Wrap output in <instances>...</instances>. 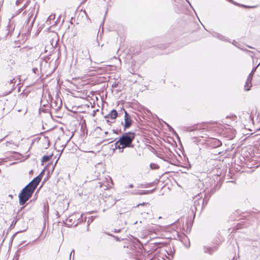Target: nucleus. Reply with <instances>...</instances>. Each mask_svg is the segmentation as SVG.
I'll return each instance as SVG.
<instances>
[{"label":"nucleus","mask_w":260,"mask_h":260,"mask_svg":"<svg viewBox=\"0 0 260 260\" xmlns=\"http://www.w3.org/2000/svg\"><path fill=\"white\" fill-rule=\"evenodd\" d=\"M218 133L222 137L227 138L230 140L234 138L236 135V130L228 125L227 127L222 126V127L219 129Z\"/></svg>","instance_id":"20e7f679"},{"label":"nucleus","mask_w":260,"mask_h":260,"mask_svg":"<svg viewBox=\"0 0 260 260\" xmlns=\"http://www.w3.org/2000/svg\"><path fill=\"white\" fill-rule=\"evenodd\" d=\"M87 93L85 94L86 95ZM84 95V91H82V113H89L88 111H87V109H89L90 107L91 108H92V103L89 101L92 100L90 96H88L86 98L83 97Z\"/></svg>","instance_id":"423d86ee"},{"label":"nucleus","mask_w":260,"mask_h":260,"mask_svg":"<svg viewBox=\"0 0 260 260\" xmlns=\"http://www.w3.org/2000/svg\"><path fill=\"white\" fill-rule=\"evenodd\" d=\"M232 4H234L235 6H239V3H238L234 1H233V2H231Z\"/></svg>","instance_id":"a18cd8bd"},{"label":"nucleus","mask_w":260,"mask_h":260,"mask_svg":"<svg viewBox=\"0 0 260 260\" xmlns=\"http://www.w3.org/2000/svg\"><path fill=\"white\" fill-rule=\"evenodd\" d=\"M193 204L191 206L190 211L192 214L193 220H194L196 214L199 212L200 214L204 208L207 206L208 202V199L207 197L202 199L199 196L195 197L194 198Z\"/></svg>","instance_id":"f257e3e1"},{"label":"nucleus","mask_w":260,"mask_h":260,"mask_svg":"<svg viewBox=\"0 0 260 260\" xmlns=\"http://www.w3.org/2000/svg\"><path fill=\"white\" fill-rule=\"evenodd\" d=\"M256 6H247L246 5V7L245 8H247V9H253V8H256Z\"/></svg>","instance_id":"ea45409f"},{"label":"nucleus","mask_w":260,"mask_h":260,"mask_svg":"<svg viewBox=\"0 0 260 260\" xmlns=\"http://www.w3.org/2000/svg\"><path fill=\"white\" fill-rule=\"evenodd\" d=\"M23 0H17L16 2V5H19Z\"/></svg>","instance_id":"79ce46f5"},{"label":"nucleus","mask_w":260,"mask_h":260,"mask_svg":"<svg viewBox=\"0 0 260 260\" xmlns=\"http://www.w3.org/2000/svg\"><path fill=\"white\" fill-rule=\"evenodd\" d=\"M232 44L235 45V46H236V45L235 44V41H233V42H232Z\"/></svg>","instance_id":"774afa93"},{"label":"nucleus","mask_w":260,"mask_h":260,"mask_svg":"<svg viewBox=\"0 0 260 260\" xmlns=\"http://www.w3.org/2000/svg\"><path fill=\"white\" fill-rule=\"evenodd\" d=\"M72 111L74 113V115H73V116L75 117L77 120L78 121H79V124H81V115L80 114V112H76L75 111H73V110H72Z\"/></svg>","instance_id":"412c9836"},{"label":"nucleus","mask_w":260,"mask_h":260,"mask_svg":"<svg viewBox=\"0 0 260 260\" xmlns=\"http://www.w3.org/2000/svg\"><path fill=\"white\" fill-rule=\"evenodd\" d=\"M136 134L134 132H128L124 133L119 137L116 143H119L120 145L123 147L134 148V145L133 142L135 138Z\"/></svg>","instance_id":"f03ea898"},{"label":"nucleus","mask_w":260,"mask_h":260,"mask_svg":"<svg viewBox=\"0 0 260 260\" xmlns=\"http://www.w3.org/2000/svg\"><path fill=\"white\" fill-rule=\"evenodd\" d=\"M117 83H115V84H113V85H112V87H116L117 86Z\"/></svg>","instance_id":"4d7b16f0"},{"label":"nucleus","mask_w":260,"mask_h":260,"mask_svg":"<svg viewBox=\"0 0 260 260\" xmlns=\"http://www.w3.org/2000/svg\"><path fill=\"white\" fill-rule=\"evenodd\" d=\"M219 246V244H216L213 246H204L203 247V250L205 253H208L212 255L215 251H216Z\"/></svg>","instance_id":"1a4fd4ad"},{"label":"nucleus","mask_w":260,"mask_h":260,"mask_svg":"<svg viewBox=\"0 0 260 260\" xmlns=\"http://www.w3.org/2000/svg\"><path fill=\"white\" fill-rule=\"evenodd\" d=\"M9 35H10L11 37H17V38H19L20 37L21 34L19 30H16L15 28H13L12 30L11 29V28L10 27L9 30L7 34V36Z\"/></svg>","instance_id":"2eb2a0df"},{"label":"nucleus","mask_w":260,"mask_h":260,"mask_svg":"<svg viewBox=\"0 0 260 260\" xmlns=\"http://www.w3.org/2000/svg\"><path fill=\"white\" fill-rule=\"evenodd\" d=\"M17 220H13L12 222V224L11 225V227H12L13 225H15L17 222Z\"/></svg>","instance_id":"37998d69"},{"label":"nucleus","mask_w":260,"mask_h":260,"mask_svg":"<svg viewBox=\"0 0 260 260\" xmlns=\"http://www.w3.org/2000/svg\"><path fill=\"white\" fill-rule=\"evenodd\" d=\"M10 62H11V64L14 63V60H10Z\"/></svg>","instance_id":"13d9d810"},{"label":"nucleus","mask_w":260,"mask_h":260,"mask_svg":"<svg viewBox=\"0 0 260 260\" xmlns=\"http://www.w3.org/2000/svg\"><path fill=\"white\" fill-rule=\"evenodd\" d=\"M120 114L121 113H119L116 110L112 109L108 114L104 116V118L107 122L111 125L115 122V119L119 116Z\"/></svg>","instance_id":"39448f33"},{"label":"nucleus","mask_w":260,"mask_h":260,"mask_svg":"<svg viewBox=\"0 0 260 260\" xmlns=\"http://www.w3.org/2000/svg\"><path fill=\"white\" fill-rule=\"evenodd\" d=\"M24 9H21V8H20L19 10V13L21 12L22 10H23Z\"/></svg>","instance_id":"69168bd1"},{"label":"nucleus","mask_w":260,"mask_h":260,"mask_svg":"<svg viewBox=\"0 0 260 260\" xmlns=\"http://www.w3.org/2000/svg\"><path fill=\"white\" fill-rule=\"evenodd\" d=\"M126 147H123V146L120 145L119 143H116V142L115 143V148L113 149H118L120 153L123 152V150Z\"/></svg>","instance_id":"a878e982"},{"label":"nucleus","mask_w":260,"mask_h":260,"mask_svg":"<svg viewBox=\"0 0 260 260\" xmlns=\"http://www.w3.org/2000/svg\"><path fill=\"white\" fill-rule=\"evenodd\" d=\"M211 34L212 35V36L222 41H224V42H230V43H231V41H230V40L227 39L225 36L218 33V32H211Z\"/></svg>","instance_id":"dca6fc26"},{"label":"nucleus","mask_w":260,"mask_h":260,"mask_svg":"<svg viewBox=\"0 0 260 260\" xmlns=\"http://www.w3.org/2000/svg\"><path fill=\"white\" fill-rule=\"evenodd\" d=\"M239 7H242V8H246V5H243V4H239Z\"/></svg>","instance_id":"de8ad7c7"},{"label":"nucleus","mask_w":260,"mask_h":260,"mask_svg":"<svg viewBox=\"0 0 260 260\" xmlns=\"http://www.w3.org/2000/svg\"><path fill=\"white\" fill-rule=\"evenodd\" d=\"M29 3V1H27L26 3L23 5V6L21 8V9H25L27 6H28V4Z\"/></svg>","instance_id":"f704fd0d"},{"label":"nucleus","mask_w":260,"mask_h":260,"mask_svg":"<svg viewBox=\"0 0 260 260\" xmlns=\"http://www.w3.org/2000/svg\"><path fill=\"white\" fill-rule=\"evenodd\" d=\"M84 52V56L85 57V61L86 62L87 64H89L91 63V60L90 59V55L89 54V50L88 49L85 50L84 51H82V53H83Z\"/></svg>","instance_id":"a211bd4d"},{"label":"nucleus","mask_w":260,"mask_h":260,"mask_svg":"<svg viewBox=\"0 0 260 260\" xmlns=\"http://www.w3.org/2000/svg\"><path fill=\"white\" fill-rule=\"evenodd\" d=\"M72 254H73V256L74 257V255H75V251H74V249H73V250L71 251V253H70V257H69L70 260H71V256H72Z\"/></svg>","instance_id":"e433bc0d"},{"label":"nucleus","mask_w":260,"mask_h":260,"mask_svg":"<svg viewBox=\"0 0 260 260\" xmlns=\"http://www.w3.org/2000/svg\"><path fill=\"white\" fill-rule=\"evenodd\" d=\"M107 12H108V10H107L106 11V12H105V14L104 18V19H103V20L102 23L101 24V25H100L101 26V25H103V24H104V20H105V19L106 15H107Z\"/></svg>","instance_id":"58836bf2"},{"label":"nucleus","mask_w":260,"mask_h":260,"mask_svg":"<svg viewBox=\"0 0 260 260\" xmlns=\"http://www.w3.org/2000/svg\"><path fill=\"white\" fill-rule=\"evenodd\" d=\"M86 218H85L84 219H83V218H82V223L84 222H85L86 221Z\"/></svg>","instance_id":"bf43d9fd"},{"label":"nucleus","mask_w":260,"mask_h":260,"mask_svg":"<svg viewBox=\"0 0 260 260\" xmlns=\"http://www.w3.org/2000/svg\"><path fill=\"white\" fill-rule=\"evenodd\" d=\"M82 152L84 153L83 154L82 153V157L86 156V155L87 154V155H88L87 157L88 158H91L93 156H94L95 155V153H94V152L93 151L82 150Z\"/></svg>","instance_id":"6ab92c4d"},{"label":"nucleus","mask_w":260,"mask_h":260,"mask_svg":"<svg viewBox=\"0 0 260 260\" xmlns=\"http://www.w3.org/2000/svg\"><path fill=\"white\" fill-rule=\"evenodd\" d=\"M246 245L248 246L252 247L253 249H254V248H258L259 245V242L257 240H252L248 238L246 240Z\"/></svg>","instance_id":"9b49d317"},{"label":"nucleus","mask_w":260,"mask_h":260,"mask_svg":"<svg viewBox=\"0 0 260 260\" xmlns=\"http://www.w3.org/2000/svg\"><path fill=\"white\" fill-rule=\"evenodd\" d=\"M15 79H11L9 82H8V83L6 84V86H7L8 84H9V85H12V86L9 90H8V91H6L3 93V96H5L9 94H10L13 91V90L15 89Z\"/></svg>","instance_id":"4468645a"},{"label":"nucleus","mask_w":260,"mask_h":260,"mask_svg":"<svg viewBox=\"0 0 260 260\" xmlns=\"http://www.w3.org/2000/svg\"><path fill=\"white\" fill-rule=\"evenodd\" d=\"M44 170H43L41 173L40 174L38 175L37 177H40V180H42V178L43 177V176L44 175Z\"/></svg>","instance_id":"72a5a7b5"},{"label":"nucleus","mask_w":260,"mask_h":260,"mask_svg":"<svg viewBox=\"0 0 260 260\" xmlns=\"http://www.w3.org/2000/svg\"><path fill=\"white\" fill-rule=\"evenodd\" d=\"M93 221V219L92 218H89L87 221V231H88V226L89 225V224Z\"/></svg>","instance_id":"473e14b6"},{"label":"nucleus","mask_w":260,"mask_h":260,"mask_svg":"<svg viewBox=\"0 0 260 260\" xmlns=\"http://www.w3.org/2000/svg\"><path fill=\"white\" fill-rule=\"evenodd\" d=\"M124 112V130L125 131L126 128H128L131 126L133 123V121L132 119L131 115L123 109Z\"/></svg>","instance_id":"6e6552de"},{"label":"nucleus","mask_w":260,"mask_h":260,"mask_svg":"<svg viewBox=\"0 0 260 260\" xmlns=\"http://www.w3.org/2000/svg\"><path fill=\"white\" fill-rule=\"evenodd\" d=\"M186 2L189 4V5H190V6L191 8H192V7L191 6V4H190V2H189V1H188V0H186Z\"/></svg>","instance_id":"6e6d98bb"},{"label":"nucleus","mask_w":260,"mask_h":260,"mask_svg":"<svg viewBox=\"0 0 260 260\" xmlns=\"http://www.w3.org/2000/svg\"><path fill=\"white\" fill-rule=\"evenodd\" d=\"M85 124V120L82 119V137L85 134L84 130H85V127L86 126Z\"/></svg>","instance_id":"c756f323"},{"label":"nucleus","mask_w":260,"mask_h":260,"mask_svg":"<svg viewBox=\"0 0 260 260\" xmlns=\"http://www.w3.org/2000/svg\"><path fill=\"white\" fill-rule=\"evenodd\" d=\"M36 10V5H35L32 7H30L28 11H25L23 12V14H27V23H29L30 21V19L31 17L33 16Z\"/></svg>","instance_id":"ddd939ff"},{"label":"nucleus","mask_w":260,"mask_h":260,"mask_svg":"<svg viewBox=\"0 0 260 260\" xmlns=\"http://www.w3.org/2000/svg\"><path fill=\"white\" fill-rule=\"evenodd\" d=\"M154 184V182L148 183H146L145 184L144 187H145V188L150 187H152V186H153Z\"/></svg>","instance_id":"2f4dec72"},{"label":"nucleus","mask_w":260,"mask_h":260,"mask_svg":"<svg viewBox=\"0 0 260 260\" xmlns=\"http://www.w3.org/2000/svg\"><path fill=\"white\" fill-rule=\"evenodd\" d=\"M24 231H25V230H23V231H18L16 233H15V234H14L11 237V240H10V242L12 243V241L14 239V238L15 237V236H16V235L19 233H20V232H24Z\"/></svg>","instance_id":"7c9ffc66"},{"label":"nucleus","mask_w":260,"mask_h":260,"mask_svg":"<svg viewBox=\"0 0 260 260\" xmlns=\"http://www.w3.org/2000/svg\"><path fill=\"white\" fill-rule=\"evenodd\" d=\"M121 231V229H118V230H116V229H114V232L115 233H120V232Z\"/></svg>","instance_id":"49530a36"},{"label":"nucleus","mask_w":260,"mask_h":260,"mask_svg":"<svg viewBox=\"0 0 260 260\" xmlns=\"http://www.w3.org/2000/svg\"><path fill=\"white\" fill-rule=\"evenodd\" d=\"M108 235L115 238V239L116 240V241H120V240H121L120 238L118 237L117 236H115L112 235L111 234H108Z\"/></svg>","instance_id":"c9c22d12"},{"label":"nucleus","mask_w":260,"mask_h":260,"mask_svg":"<svg viewBox=\"0 0 260 260\" xmlns=\"http://www.w3.org/2000/svg\"><path fill=\"white\" fill-rule=\"evenodd\" d=\"M161 159H162L164 160L167 161V159L165 157H160Z\"/></svg>","instance_id":"338daca9"},{"label":"nucleus","mask_w":260,"mask_h":260,"mask_svg":"<svg viewBox=\"0 0 260 260\" xmlns=\"http://www.w3.org/2000/svg\"><path fill=\"white\" fill-rule=\"evenodd\" d=\"M255 69H252V70L251 71V72H252V75H253V73L255 72Z\"/></svg>","instance_id":"052dcab7"},{"label":"nucleus","mask_w":260,"mask_h":260,"mask_svg":"<svg viewBox=\"0 0 260 260\" xmlns=\"http://www.w3.org/2000/svg\"><path fill=\"white\" fill-rule=\"evenodd\" d=\"M87 0H83L82 1V4H84V3H85L86 2Z\"/></svg>","instance_id":"0e129e2a"},{"label":"nucleus","mask_w":260,"mask_h":260,"mask_svg":"<svg viewBox=\"0 0 260 260\" xmlns=\"http://www.w3.org/2000/svg\"><path fill=\"white\" fill-rule=\"evenodd\" d=\"M156 190V188H154L151 190H141V192L139 193L140 195H146V194H149L150 193H153L155 190Z\"/></svg>","instance_id":"5701e85b"},{"label":"nucleus","mask_w":260,"mask_h":260,"mask_svg":"<svg viewBox=\"0 0 260 260\" xmlns=\"http://www.w3.org/2000/svg\"><path fill=\"white\" fill-rule=\"evenodd\" d=\"M147 204H148V203L143 202L142 203L139 204L137 206H141V205L143 206V205Z\"/></svg>","instance_id":"8fccbe9b"},{"label":"nucleus","mask_w":260,"mask_h":260,"mask_svg":"<svg viewBox=\"0 0 260 260\" xmlns=\"http://www.w3.org/2000/svg\"><path fill=\"white\" fill-rule=\"evenodd\" d=\"M38 10H39V8H38L37 10V12H36V16L35 17H34V18L33 19L32 21H31L30 25L28 26H27V33L28 34V33H30V30L31 29V27L34 23V22L35 21V19L36 18V16H37V14L38 12Z\"/></svg>","instance_id":"393cba45"},{"label":"nucleus","mask_w":260,"mask_h":260,"mask_svg":"<svg viewBox=\"0 0 260 260\" xmlns=\"http://www.w3.org/2000/svg\"><path fill=\"white\" fill-rule=\"evenodd\" d=\"M128 187H129V188H133V187H134V185H133V184H130L129 185Z\"/></svg>","instance_id":"603ef678"},{"label":"nucleus","mask_w":260,"mask_h":260,"mask_svg":"<svg viewBox=\"0 0 260 260\" xmlns=\"http://www.w3.org/2000/svg\"><path fill=\"white\" fill-rule=\"evenodd\" d=\"M22 37L23 38L21 40L19 39L16 41L19 42L20 44H21L22 42L24 43L25 41L26 40V39H27L26 33H24V34L23 33L22 34Z\"/></svg>","instance_id":"cd10ccee"},{"label":"nucleus","mask_w":260,"mask_h":260,"mask_svg":"<svg viewBox=\"0 0 260 260\" xmlns=\"http://www.w3.org/2000/svg\"><path fill=\"white\" fill-rule=\"evenodd\" d=\"M253 75H252V72H251L248 75L247 81L246 82V84L245 85V88L246 90H250V87L252 86L251 81L252 80Z\"/></svg>","instance_id":"f3484780"},{"label":"nucleus","mask_w":260,"mask_h":260,"mask_svg":"<svg viewBox=\"0 0 260 260\" xmlns=\"http://www.w3.org/2000/svg\"><path fill=\"white\" fill-rule=\"evenodd\" d=\"M56 216H57L58 217L59 216V213L57 211L56 212Z\"/></svg>","instance_id":"e2e57ef3"},{"label":"nucleus","mask_w":260,"mask_h":260,"mask_svg":"<svg viewBox=\"0 0 260 260\" xmlns=\"http://www.w3.org/2000/svg\"><path fill=\"white\" fill-rule=\"evenodd\" d=\"M52 155H44L42 158V162L43 163L46 162L48 161L49 160H50L52 158Z\"/></svg>","instance_id":"bb28decb"},{"label":"nucleus","mask_w":260,"mask_h":260,"mask_svg":"<svg viewBox=\"0 0 260 260\" xmlns=\"http://www.w3.org/2000/svg\"><path fill=\"white\" fill-rule=\"evenodd\" d=\"M232 4H234L235 6H239V3H238L234 1H233V2H231Z\"/></svg>","instance_id":"c03bdc74"},{"label":"nucleus","mask_w":260,"mask_h":260,"mask_svg":"<svg viewBox=\"0 0 260 260\" xmlns=\"http://www.w3.org/2000/svg\"><path fill=\"white\" fill-rule=\"evenodd\" d=\"M164 123L167 125V126L168 128L169 131L172 133L174 135H175L178 138H179V136L177 134V133L176 132V131L174 130V129L170 125H169L167 122L164 121Z\"/></svg>","instance_id":"4be33fe9"},{"label":"nucleus","mask_w":260,"mask_h":260,"mask_svg":"<svg viewBox=\"0 0 260 260\" xmlns=\"http://www.w3.org/2000/svg\"><path fill=\"white\" fill-rule=\"evenodd\" d=\"M84 81L83 80H82V88H83L84 87V86L87 84V83H83Z\"/></svg>","instance_id":"09e8293b"},{"label":"nucleus","mask_w":260,"mask_h":260,"mask_svg":"<svg viewBox=\"0 0 260 260\" xmlns=\"http://www.w3.org/2000/svg\"><path fill=\"white\" fill-rule=\"evenodd\" d=\"M81 6V3L79 5V7H78V9H77V11H79V12H81V10H79V7H80Z\"/></svg>","instance_id":"5fc2aeb1"},{"label":"nucleus","mask_w":260,"mask_h":260,"mask_svg":"<svg viewBox=\"0 0 260 260\" xmlns=\"http://www.w3.org/2000/svg\"><path fill=\"white\" fill-rule=\"evenodd\" d=\"M32 72L36 74L37 73V72L38 71V69L37 68H34L32 69Z\"/></svg>","instance_id":"a19ab883"},{"label":"nucleus","mask_w":260,"mask_h":260,"mask_svg":"<svg viewBox=\"0 0 260 260\" xmlns=\"http://www.w3.org/2000/svg\"><path fill=\"white\" fill-rule=\"evenodd\" d=\"M29 173L30 174H32V173H33V170H30V171H29Z\"/></svg>","instance_id":"680f3d73"},{"label":"nucleus","mask_w":260,"mask_h":260,"mask_svg":"<svg viewBox=\"0 0 260 260\" xmlns=\"http://www.w3.org/2000/svg\"><path fill=\"white\" fill-rule=\"evenodd\" d=\"M118 131V130H117V129H113V133H115V134H117Z\"/></svg>","instance_id":"3c124183"},{"label":"nucleus","mask_w":260,"mask_h":260,"mask_svg":"<svg viewBox=\"0 0 260 260\" xmlns=\"http://www.w3.org/2000/svg\"><path fill=\"white\" fill-rule=\"evenodd\" d=\"M40 181L41 180L40 177H36L26 186L28 187H30L31 189L35 191Z\"/></svg>","instance_id":"9d476101"},{"label":"nucleus","mask_w":260,"mask_h":260,"mask_svg":"<svg viewBox=\"0 0 260 260\" xmlns=\"http://www.w3.org/2000/svg\"><path fill=\"white\" fill-rule=\"evenodd\" d=\"M35 192L30 187L25 186L19 194V203L20 205L23 206L31 197Z\"/></svg>","instance_id":"7ed1b4c3"},{"label":"nucleus","mask_w":260,"mask_h":260,"mask_svg":"<svg viewBox=\"0 0 260 260\" xmlns=\"http://www.w3.org/2000/svg\"><path fill=\"white\" fill-rule=\"evenodd\" d=\"M204 126L205 124L204 123H198L186 127V131L187 132H192L196 130H201L205 129Z\"/></svg>","instance_id":"f8f14e48"},{"label":"nucleus","mask_w":260,"mask_h":260,"mask_svg":"<svg viewBox=\"0 0 260 260\" xmlns=\"http://www.w3.org/2000/svg\"><path fill=\"white\" fill-rule=\"evenodd\" d=\"M62 107V101L60 98L56 97V100H52L51 103V107L56 112L59 110Z\"/></svg>","instance_id":"0eeeda50"},{"label":"nucleus","mask_w":260,"mask_h":260,"mask_svg":"<svg viewBox=\"0 0 260 260\" xmlns=\"http://www.w3.org/2000/svg\"><path fill=\"white\" fill-rule=\"evenodd\" d=\"M82 12H84V13L85 14L86 17L88 18V16H87V13H86V11L85 10H82Z\"/></svg>","instance_id":"864d4df0"},{"label":"nucleus","mask_w":260,"mask_h":260,"mask_svg":"<svg viewBox=\"0 0 260 260\" xmlns=\"http://www.w3.org/2000/svg\"><path fill=\"white\" fill-rule=\"evenodd\" d=\"M211 143L213 147L215 148L220 147L222 145V143L220 140L215 139L212 140Z\"/></svg>","instance_id":"aec40b11"},{"label":"nucleus","mask_w":260,"mask_h":260,"mask_svg":"<svg viewBox=\"0 0 260 260\" xmlns=\"http://www.w3.org/2000/svg\"><path fill=\"white\" fill-rule=\"evenodd\" d=\"M150 168L152 170H157V169H159V166L158 165L156 164L151 163L150 164Z\"/></svg>","instance_id":"c85d7f7f"},{"label":"nucleus","mask_w":260,"mask_h":260,"mask_svg":"<svg viewBox=\"0 0 260 260\" xmlns=\"http://www.w3.org/2000/svg\"><path fill=\"white\" fill-rule=\"evenodd\" d=\"M188 170L190 169L191 167V166L190 164V162L188 161H187V164L186 165V166L185 167Z\"/></svg>","instance_id":"4c0bfd02"},{"label":"nucleus","mask_w":260,"mask_h":260,"mask_svg":"<svg viewBox=\"0 0 260 260\" xmlns=\"http://www.w3.org/2000/svg\"><path fill=\"white\" fill-rule=\"evenodd\" d=\"M48 212H49V206L48 205H44V208H43V216H44V218H45L46 217H48Z\"/></svg>","instance_id":"b1692460"}]
</instances>
